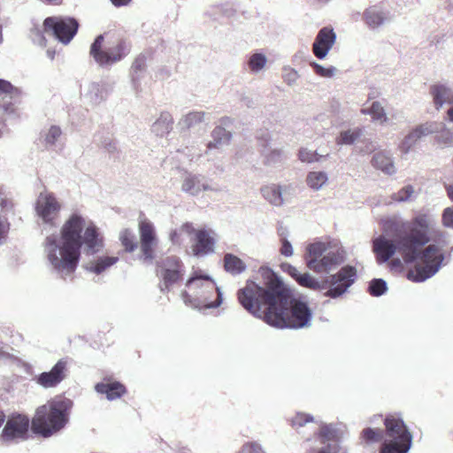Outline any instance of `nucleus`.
I'll return each instance as SVG.
<instances>
[{"label": "nucleus", "mask_w": 453, "mask_h": 453, "mask_svg": "<svg viewBox=\"0 0 453 453\" xmlns=\"http://www.w3.org/2000/svg\"><path fill=\"white\" fill-rule=\"evenodd\" d=\"M237 297L243 308L276 327H306L312 318L308 303L298 299L290 300L289 290L270 270L265 288L247 281L245 287L239 289Z\"/></svg>", "instance_id": "obj_1"}, {"label": "nucleus", "mask_w": 453, "mask_h": 453, "mask_svg": "<svg viewBox=\"0 0 453 453\" xmlns=\"http://www.w3.org/2000/svg\"><path fill=\"white\" fill-rule=\"evenodd\" d=\"M442 239L443 234L434 229V220L427 213H419L402 225L396 245L404 263L411 264L418 257L422 262L407 273L410 280L421 282L439 271L444 259L441 249L429 244L421 252L419 250L432 240Z\"/></svg>", "instance_id": "obj_2"}, {"label": "nucleus", "mask_w": 453, "mask_h": 453, "mask_svg": "<svg viewBox=\"0 0 453 453\" xmlns=\"http://www.w3.org/2000/svg\"><path fill=\"white\" fill-rule=\"evenodd\" d=\"M82 245L88 253L94 254L103 247V238L95 224L89 223L85 226L84 218L76 213L63 224L59 244L54 236L45 239L48 260L62 277L72 275L76 271Z\"/></svg>", "instance_id": "obj_3"}, {"label": "nucleus", "mask_w": 453, "mask_h": 453, "mask_svg": "<svg viewBox=\"0 0 453 453\" xmlns=\"http://www.w3.org/2000/svg\"><path fill=\"white\" fill-rule=\"evenodd\" d=\"M73 401L68 398H57L39 406L31 419L34 434L43 438L52 436L65 427L68 422Z\"/></svg>", "instance_id": "obj_4"}, {"label": "nucleus", "mask_w": 453, "mask_h": 453, "mask_svg": "<svg viewBox=\"0 0 453 453\" xmlns=\"http://www.w3.org/2000/svg\"><path fill=\"white\" fill-rule=\"evenodd\" d=\"M128 53L126 41L116 31L99 35L90 46L89 54L99 65H111Z\"/></svg>", "instance_id": "obj_5"}, {"label": "nucleus", "mask_w": 453, "mask_h": 453, "mask_svg": "<svg viewBox=\"0 0 453 453\" xmlns=\"http://www.w3.org/2000/svg\"><path fill=\"white\" fill-rule=\"evenodd\" d=\"M181 230L192 236L190 239L192 254L196 257H204L215 250L216 234L210 228L196 229L192 223L186 222Z\"/></svg>", "instance_id": "obj_6"}, {"label": "nucleus", "mask_w": 453, "mask_h": 453, "mask_svg": "<svg viewBox=\"0 0 453 453\" xmlns=\"http://www.w3.org/2000/svg\"><path fill=\"white\" fill-rule=\"evenodd\" d=\"M79 23L74 18L52 16L43 20V31L63 44H68L78 32Z\"/></svg>", "instance_id": "obj_7"}, {"label": "nucleus", "mask_w": 453, "mask_h": 453, "mask_svg": "<svg viewBox=\"0 0 453 453\" xmlns=\"http://www.w3.org/2000/svg\"><path fill=\"white\" fill-rule=\"evenodd\" d=\"M31 420L26 414L14 412L11 414L0 434L4 443H13L26 441L29 438Z\"/></svg>", "instance_id": "obj_8"}, {"label": "nucleus", "mask_w": 453, "mask_h": 453, "mask_svg": "<svg viewBox=\"0 0 453 453\" xmlns=\"http://www.w3.org/2000/svg\"><path fill=\"white\" fill-rule=\"evenodd\" d=\"M183 263L176 256L166 257L157 263L156 273L162 280L165 289H169L183 276Z\"/></svg>", "instance_id": "obj_9"}, {"label": "nucleus", "mask_w": 453, "mask_h": 453, "mask_svg": "<svg viewBox=\"0 0 453 453\" xmlns=\"http://www.w3.org/2000/svg\"><path fill=\"white\" fill-rule=\"evenodd\" d=\"M140 235L141 257L144 261H152L156 257L158 238L152 222L147 219H141L138 224Z\"/></svg>", "instance_id": "obj_10"}, {"label": "nucleus", "mask_w": 453, "mask_h": 453, "mask_svg": "<svg viewBox=\"0 0 453 453\" xmlns=\"http://www.w3.org/2000/svg\"><path fill=\"white\" fill-rule=\"evenodd\" d=\"M61 210V203L52 193H41L37 198L35 211L42 221L50 226L56 224Z\"/></svg>", "instance_id": "obj_11"}, {"label": "nucleus", "mask_w": 453, "mask_h": 453, "mask_svg": "<svg viewBox=\"0 0 453 453\" xmlns=\"http://www.w3.org/2000/svg\"><path fill=\"white\" fill-rule=\"evenodd\" d=\"M357 270L354 266L346 265L331 276V288L325 293L326 296L336 298L341 296L354 283Z\"/></svg>", "instance_id": "obj_12"}, {"label": "nucleus", "mask_w": 453, "mask_h": 453, "mask_svg": "<svg viewBox=\"0 0 453 453\" xmlns=\"http://www.w3.org/2000/svg\"><path fill=\"white\" fill-rule=\"evenodd\" d=\"M67 372V359H59L50 372H42L37 377L36 382L45 388H55L66 378Z\"/></svg>", "instance_id": "obj_13"}, {"label": "nucleus", "mask_w": 453, "mask_h": 453, "mask_svg": "<svg viewBox=\"0 0 453 453\" xmlns=\"http://www.w3.org/2000/svg\"><path fill=\"white\" fill-rule=\"evenodd\" d=\"M386 434L392 441L411 442L412 435L404 422L396 415H388L384 420Z\"/></svg>", "instance_id": "obj_14"}, {"label": "nucleus", "mask_w": 453, "mask_h": 453, "mask_svg": "<svg viewBox=\"0 0 453 453\" xmlns=\"http://www.w3.org/2000/svg\"><path fill=\"white\" fill-rule=\"evenodd\" d=\"M336 41V34L330 27L321 28L312 44V52L316 58L323 59Z\"/></svg>", "instance_id": "obj_15"}, {"label": "nucleus", "mask_w": 453, "mask_h": 453, "mask_svg": "<svg viewBox=\"0 0 453 453\" xmlns=\"http://www.w3.org/2000/svg\"><path fill=\"white\" fill-rule=\"evenodd\" d=\"M436 129L437 124L435 122H426L416 127L404 137L400 144V150L402 152L407 153L419 139L434 133Z\"/></svg>", "instance_id": "obj_16"}, {"label": "nucleus", "mask_w": 453, "mask_h": 453, "mask_svg": "<svg viewBox=\"0 0 453 453\" xmlns=\"http://www.w3.org/2000/svg\"><path fill=\"white\" fill-rule=\"evenodd\" d=\"M342 257L334 251L325 253L319 260L308 259L307 266L315 273H321L331 270L334 266L341 264Z\"/></svg>", "instance_id": "obj_17"}, {"label": "nucleus", "mask_w": 453, "mask_h": 453, "mask_svg": "<svg viewBox=\"0 0 453 453\" xmlns=\"http://www.w3.org/2000/svg\"><path fill=\"white\" fill-rule=\"evenodd\" d=\"M95 390L98 394L105 395L106 398L110 401L119 399L127 392L123 383L117 380H111L110 379H104V381L96 383Z\"/></svg>", "instance_id": "obj_18"}, {"label": "nucleus", "mask_w": 453, "mask_h": 453, "mask_svg": "<svg viewBox=\"0 0 453 453\" xmlns=\"http://www.w3.org/2000/svg\"><path fill=\"white\" fill-rule=\"evenodd\" d=\"M372 250L376 255V259L379 263L387 262L396 250V245L393 241L380 236L372 242Z\"/></svg>", "instance_id": "obj_19"}, {"label": "nucleus", "mask_w": 453, "mask_h": 453, "mask_svg": "<svg viewBox=\"0 0 453 453\" xmlns=\"http://www.w3.org/2000/svg\"><path fill=\"white\" fill-rule=\"evenodd\" d=\"M430 94L433 96L434 106L441 109L444 104H453V93L443 84H434L430 87Z\"/></svg>", "instance_id": "obj_20"}, {"label": "nucleus", "mask_w": 453, "mask_h": 453, "mask_svg": "<svg viewBox=\"0 0 453 453\" xmlns=\"http://www.w3.org/2000/svg\"><path fill=\"white\" fill-rule=\"evenodd\" d=\"M186 286L189 290L193 291L195 295L196 291H199L202 288H204L208 293H214L217 291V285L215 281L207 275H194L189 278Z\"/></svg>", "instance_id": "obj_21"}, {"label": "nucleus", "mask_w": 453, "mask_h": 453, "mask_svg": "<svg viewBox=\"0 0 453 453\" xmlns=\"http://www.w3.org/2000/svg\"><path fill=\"white\" fill-rule=\"evenodd\" d=\"M194 300L205 308H216L222 303V295L218 287L214 293H208L204 288H202L195 292Z\"/></svg>", "instance_id": "obj_22"}, {"label": "nucleus", "mask_w": 453, "mask_h": 453, "mask_svg": "<svg viewBox=\"0 0 453 453\" xmlns=\"http://www.w3.org/2000/svg\"><path fill=\"white\" fill-rule=\"evenodd\" d=\"M223 267L226 273L232 275L241 274L247 268L245 262L232 253L225 254L223 257Z\"/></svg>", "instance_id": "obj_23"}, {"label": "nucleus", "mask_w": 453, "mask_h": 453, "mask_svg": "<svg viewBox=\"0 0 453 453\" xmlns=\"http://www.w3.org/2000/svg\"><path fill=\"white\" fill-rule=\"evenodd\" d=\"M261 193L265 199L273 205L280 206L283 203L281 188L279 185H266L261 188Z\"/></svg>", "instance_id": "obj_24"}, {"label": "nucleus", "mask_w": 453, "mask_h": 453, "mask_svg": "<svg viewBox=\"0 0 453 453\" xmlns=\"http://www.w3.org/2000/svg\"><path fill=\"white\" fill-rule=\"evenodd\" d=\"M387 19L386 14L377 6H372L364 12V19L371 27H376L381 25Z\"/></svg>", "instance_id": "obj_25"}, {"label": "nucleus", "mask_w": 453, "mask_h": 453, "mask_svg": "<svg viewBox=\"0 0 453 453\" xmlns=\"http://www.w3.org/2000/svg\"><path fill=\"white\" fill-rule=\"evenodd\" d=\"M411 442L402 441H386L380 448V453H407Z\"/></svg>", "instance_id": "obj_26"}, {"label": "nucleus", "mask_w": 453, "mask_h": 453, "mask_svg": "<svg viewBox=\"0 0 453 453\" xmlns=\"http://www.w3.org/2000/svg\"><path fill=\"white\" fill-rule=\"evenodd\" d=\"M372 164L374 167L381 170L386 173L391 174L395 172L391 158L388 157L384 152L376 153L372 157Z\"/></svg>", "instance_id": "obj_27"}, {"label": "nucleus", "mask_w": 453, "mask_h": 453, "mask_svg": "<svg viewBox=\"0 0 453 453\" xmlns=\"http://www.w3.org/2000/svg\"><path fill=\"white\" fill-rule=\"evenodd\" d=\"M119 242L124 248V250L127 253H131L135 250L137 248V242L135 240V235L132 232V230L128 228L123 229L119 233Z\"/></svg>", "instance_id": "obj_28"}, {"label": "nucleus", "mask_w": 453, "mask_h": 453, "mask_svg": "<svg viewBox=\"0 0 453 453\" xmlns=\"http://www.w3.org/2000/svg\"><path fill=\"white\" fill-rule=\"evenodd\" d=\"M361 111L364 114H370L373 121H379L380 124L388 120L385 110L380 102H373L370 109H363Z\"/></svg>", "instance_id": "obj_29"}, {"label": "nucleus", "mask_w": 453, "mask_h": 453, "mask_svg": "<svg viewBox=\"0 0 453 453\" xmlns=\"http://www.w3.org/2000/svg\"><path fill=\"white\" fill-rule=\"evenodd\" d=\"M301 287L311 289L320 290L326 288L325 282H319L308 273H303L296 281Z\"/></svg>", "instance_id": "obj_30"}, {"label": "nucleus", "mask_w": 453, "mask_h": 453, "mask_svg": "<svg viewBox=\"0 0 453 453\" xmlns=\"http://www.w3.org/2000/svg\"><path fill=\"white\" fill-rule=\"evenodd\" d=\"M173 126V118L169 113H162L160 118L154 123L155 131L163 135L168 134Z\"/></svg>", "instance_id": "obj_31"}, {"label": "nucleus", "mask_w": 453, "mask_h": 453, "mask_svg": "<svg viewBox=\"0 0 453 453\" xmlns=\"http://www.w3.org/2000/svg\"><path fill=\"white\" fill-rule=\"evenodd\" d=\"M327 180L326 174L322 172H311L308 174L306 181L309 187L314 189L321 188Z\"/></svg>", "instance_id": "obj_32"}, {"label": "nucleus", "mask_w": 453, "mask_h": 453, "mask_svg": "<svg viewBox=\"0 0 453 453\" xmlns=\"http://www.w3.org/2000/svg\"><path fill=\"white\" fill-rule=\"evenodd\" d=\"M267 59L262 53H254L250 56L248 65L251 72L257 73L261 71L266 65Z\"/></svg>", "instance_id": "obj_33"}, {"label": "nucleus", "mask_w": 453, "mask_h": 453, "mask_svg": "<svg viewBox=\"0 0 453 453\" xmlns=\"http://www.w3.org/2000/svg\"><path fill=\"white\" fill-rule=\"evenodd\" d=\"M361 134H362V130L360 128H357L354 130L343 131L337 137L336 143L337 144H351L357 139H358L360 137Z\"/></svg>", "instance_id": "obj_34"}, {"label": "nucleus", "mask_w": 453, "mask_h": 453, "mask_svg": "<svg viewBox=\"0 0 453 453\" xmlns=\"http://www.w3.org/2000/svg\"><path fill=\"white\" fill-rule=\"evenodd\" d=\"M316 438H318L321 443L334 441L336 439V433L331 426L323 425L319 427L318 433H314Z\"/></svg>", "instance_id": "obj_35"}, {"label": "nucleus", "mask_w": 453, "mask_h": 453, "mask_svg": "<svg viewBox=\"0 0 453 453\" xmlns=\"http://www.w3.org/2000/svg\"><path fill=\"white\" fill-rule=\"evenodd\" d=\"M205 112L203 111H192L188 113L183 119H182V124L184 127L189 129L196 125L201 123L203 121Z\"/></svg>", "instance_id": "obj_36"}, {"label": "nucleus", "mask_w": 453, "mask_h": 453, "mask_svg": "<svg viewBox=\"0 0 453 453\" xmlns=\"http://www.w3.org/2000/svg\"><path fill=\"white\" fill-rule=\"evenodd\" d=\"M326 250L325 243L316 242L310 244L307 248L306 261L308 259L319 260L326 253Z\"/></svg>", "instance_id": "obj_37"}, {"label": "nucleus", "mask_w": 453, "mask_h": 453, "mask_svg": "<svg viewBox=\"0 0 453 453\" xmlns=\"http://www.w3.org/2000/svg\"><path fill=\"white\" fill-rule=\"evenodd\" d=\"M211 134L214 141L208 143V149L215 148L217 143L220 142L221 141L228 142L231 138L230 133L221 127H215Z\"/></svg>", "instance_id": "obj_38"}, {"label": "nucleus", "mask_w": 453, "mask_h": 453, "mask_svg": "<svg viewBox=\"0 0 453 453\" xmlns=\"http://www.w3.org/2000/svg\"><path fill=\"white\" fill-rule=\"evenodd\" d=\"M119 258L117 257H104L98 258L94 266L92 267V271L97 274L101 273L112 265H114Z\"/></svg>", "instance_id": "obj_39"}, {"label": "nucleus", "mask_w": 453, "mask_h": 453, "mask_svg": "<svg viewBox=\"0 0 453 453\" xmlns=\"http://www.w3.org/2000/svg\"><path fill=\"white\" fill-rule=\"evenodd\" d=\"M313 422V417L303 412H297L291 419L290 425L293 428L298 430L308 423Z\"/></svg>", "instance_id": "obj_40"}, {"label": "nucleus", "mask_w": 453, "mask_h": 453, "mask_svg": "<svg viewBox=\"0 0 453 453\" xmlns=\"http://www.w3.org/2000/svg\"><path fill=\"white\" fill-rule=\"evenodd\" d=\"M387 290L386 282L381 279L372 280L369 286V293L373 296H380Z\"/></svg>", "instance_id": "obj_41"}, {"label": "nucleus", "mask_w": 453, "mask_h": 453, "mask_svg": "<svg viewBox=\"0 0 453 453\" xmlns=\"http://www.w3.org/2000/svg\"><path fill=\"white\" fill-rule=\"evenodd\" d=\"M362 438L366 442L379 441L382 438V433L380 430L365 428L362 432Z\"/></svg>", "instance_id": "obj_42"}, {"label": "nucleus", "mask_w": 453, "mask_h": 453, "mask_svg": "<svg viewBox=\"0 0 453 453\" xmlns=\"http://www.w3.org/2000/svg\"><path fill=\"white\" fill-rule=\"evenodd\" d=\"M414 193V188L411 185H407L401 188L398 192L395 193L392 198L396 202L407 201Z\"/></svg>", "instance_id": "obj_43"}, {"label": "nucleus", "mask_w": 453, "mask_h": 453, "mask_svg": "<svg viewBox=\"0 0 453 453\" xmlns=\"http://www.w3.org/2000/svg\"><path fill=\"white\" fill-rule=\"evenodd\" d=\"M198 180L195 176L187 177L182 184V189L185 192L191 193L193 195L199 192V188L197 187Z\"/></svg>", "instance_id": "obj_44"}, {"label": "nucleus", "mask_w": 453, "mask_h": 453, "mask_svg": "<svg viewBox=\"0 0 453 453\" xmlns=\"http://www.w3.org/2000/svg\"><path fill=\"white\" fill-rule=\"evenodd\" d=\"M312 66L316 74L326 78L333 77L336 71V69L334 66L324 67L317 63H314Z\"/></svg>", "instance_id": "obj_45"}, {"label": "nucleus", "mask_w": 453, "mask_h": 453, "mask_svg": "<svg viewBox=\"0 0 453 453\" xmlns=\"http://www.w3.org/2000/svg\"><path fill=\"white\" fill-rule=\"evenodd\" d=\"M299 159L302 162L312 163L319 160V156L315 151L301 149L298 153Z\"/></svg>", "instance_id": "obj_46"}, {"label": "nucleus", "mask_w": 453, "mask_h": 453, "mask_svg": "<svg viewBox=\"0 0 453 453\" xmlns=\"http://www.w3.org/2000/svg\"><path fill=\"white\" fill-rule=\"evenodd\" d=\"M61 134V129L58 127L52 126L46 135V142L50 144L55 143Z\"/></svg>", "instance_id": "obj_47"}, {"label": "nucleus", "mask_w": 453, "mask_h": 453, "mask_svg": "<svg viewBox=\"0 0 453 453\" xmlns=\"http://www.w3.org/2000/svg\"><path fill=\"white\" fill-rule=\"evenodd\" d=\"M238 453H263L261 447L256 442L244 444Z\"/></svg>", "instance_id": "obj_48"}, {"label": "nucleus", "mask_w": 453, "mask_h": 453, "mask_svg": "<svg viewBox=\"0 0 453 453\" xmlns=\"http://www.w3.org/2000/svg\"><path fill=\"white\" fill-rule=\"evenodd\" d=\"M281 247L280 253L284 257H291L293 255V248L291 243L285 238H280Z\"/></svg>", "instance_id": "obj_49"}, {"label": "nucleus", "mask_w": 453, "mask_h": 453, "mask_svg": "<svg viewBox=\"0 0 453 453\" xmlns=\"http://www.w3.org/2000/svg\"><path fill=\"white\" fill-rule=\"evenodd\" d=\"M281 268L284 272L289 274L296 281H297V279L303 274L295 266L288 263L282 264Z\"/></svg>", "instance_id": "obj_50"}, {"label": "nucleus", "mask_w": 453, "mask_h": 453, "mask_svg": "<svg viewBox=\"0 0 453 453\" xmlns=\"http://www.w3.org/2000/svg\"><path fill=\"white\" fill-rule=\"evenodd\" d=\"M442 223L447 227H453V208H446L442 213Z\"/></svg>", "instance_id": "obj_51"}, {"label": "nucleus", "mask_w": 453, "mask_h": 453, "mask_svg": "<svg viewBox=\"0 0 453 453\" xmlns=\"http://www.w3.org/2000/svg\"><path fill=\"white\" fill-rule=\"evenodd\" d=\"M12 90L13 87L9 81L0 80V93L10 94Z\"/></svg>", "instance_id": "obj_52"}, {"label": "nucleus", "mask_w": 453, "mask_h": 453, "mask_svg": "<svg viewBox=\"0 0 453 453\" xmlns=\"http://www.w3.org/2000/svg\"><path fill=\"white\" fill-rule=\"evenodd\" d=\"M388 265L391 270H402L403 263L399 258H393L389 261Z\"/></svg>", "instance_id": "obj_53"}, {"label": "nucleus", "mask_w": 453, "mask_h": 453, "mask_svg": "<svg viewBox=\"0 0 453 453\" xmlns=\"http://www.w3.org/2000/svg\"><path fill=\"white\" fill-rule=\"evenodd\" d=\"M281 156L280 150H273L270 153V155L267 157V164H271L276 161V158H280Z\"/></svg>", "instance_id": "obj_54"}, {"label": "nucleus", "mask_w": 453, "mask_h": 453, "mask_svg": "<svg viewBox=\"0 0 453 453\" xmlns=\"http://www.w3.org/2000/svg\"><path fill=\"white\" fill-rule=\"evenodd\" d=\"M145 66L144 59L137 58L134 64V68L136 70H142Z\"/></svg>", "instance_id": "obj_55"}, {"label": "nucleus", "mask_w": 453, "mask_h": 453, "mask_svg": "<svg viewBox=\"0 0 453 453\" xmlns=\"http://www.w3.org/2000/svg\"><path fill=\"white\" fill-rule=\"evenodd\" d=\"M181 296H182L183 301L186 303H193L192 296H191V295L187 290H184V291L181 292Z\"/></svg>", "instance_id": "obj_56"}, {"label": "nucleus", "mask_w": 453, "mask_h": 453, "mask_svg": "<svg viewBox=\"0 0 453 453\" xmlns=\"http://www.w3.org/2000/svg\"><path fill=\"white\" fill-rule=\"evenodd\" d=\"M132 0H111L113 5L119 7L127 5Z\"/></svg>", "instance_id": "obj_57"}, {"label": "nucleus", "mask_w": 453, "mask_h": 453, "mask_svg": "<svg viewBox=\"0 0 453 453\" xmlns=\"http://www.w3.org/2000/svg\"><path fill=\"white\" fill-rule=\"evenodd\" d=\"M446 190L449 197L453 201V185L446 186Z\"/></svg>", "instance_id": "obj_58"}, {"label": "nucleus", "mask_w": 453, "mask_h": 453, "mask_svg": "<svg viewBox=\"0 0 453 453\" xmlns=\"http://www.w3.org/2000/svg\"><path fill=\"white\" fill-rule=\"evenodd\" d=\"M105 148L109 150V151H114L116 150V145H115V142H110L108 144L105 145Z\"/></svg>", "instance_id": "obj_59"}, {"label": "nucleus", "mask_w": 453, "mask_h": 453, "mask_svg": "<svg viewBox=\"0 0 453 453\" xmlns=\"http://www.w3.org/2000/svg\"><path fill=\"white\" fill-rule=\"evenodd\" d=\"M447 115H448V119L450 122H453V107L448 110Z\"/></svg>", "instance_id": "obj_60"}, {"label": "nucleus", "mask_w": 453, "mask_h": 453, "mask_svg": "<svg viewBox=\"0 0 453 453\" xmlns=\"http://www.w3.org/2000/svg\"><path fill=\"white\" fill-rule=\"evenodd\" d=\"M5 414L4 411H0V427L3 426L4 420H5Z\"/></svg>", "instance_id": "obj_61"}, {"label": "nucleus", "mask_w": 453, "mask_h": 453, "mask_svg": "<svg viewBox=\"0 0 453 453\" xmlns=\"http://www.w3.org/2000/svg\"><path fill=\"white\" fill-rule=\"evenodd\" d=\"M8 354L3 350L2 349H0V359L3 358V357H5Z\"/></svg>", "instance_id": "obj_62"}]
</instances>
